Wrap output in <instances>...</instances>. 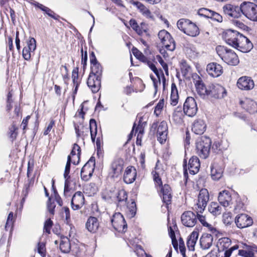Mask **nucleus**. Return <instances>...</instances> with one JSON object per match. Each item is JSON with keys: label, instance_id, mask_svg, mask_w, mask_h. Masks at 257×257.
I'll return each instance as SVG.
<instances>
[{"label": "nucleus", "instance_id": "f03ea898", "mask_svg": "<svg viewBox=\"0 0 257 257\" xmlns=\"http://www.w3.org/2000/svg\"><path fill=\"white\" fill-rule=\"evenodd\" d=\"M211 145V139L206 136H202L197 139L196 143L197 154L202 159H206L210 153Z\"/></svg>", "mask_w": 257, "mask_h": 257}, {"label": "nucleus", "instance_id": "39448f33", "mask_svg": "<svg viewBox=\"0 0 257 257\" xmlns=\"http://www.w3.org/2000/svg\"><path fill=\"white\" fill-rule=\"evenodd\" d=\"M220 50L224 51L223 55L220 57L224 62L231 66H236L238 64L239 62L238 57L233 50L221 46L216 48L217 53Z\"/></svg>", "mask_w": 257, "mask_h": 257}, {"label": "nucleus", "instance_id": "a19ab883", "mask_svg": "<svg viewBox=\"0 0 257 257\" xmlns=\"http://www.w3.org/2000/svg\"><path fill=\"white\" fill-rule=\"evenodd\" d=\"M223 171L222 169L219 168L218 169L213 167L211 169V175L213 180H218L222 176Z\"/></svg>", "mask_w": 257, "mask_h": 257}, {"label": "nucleus", "instance_id": "c9c22d12", "mask_svg": "<svg viewBox=\"0 0 257 257\" xmlns=\"http://www.w3.org/2000/svg\"><path fill=\"white\" fill-rule=\"evenodd\" d=\"M137 212V206L134 200H132L130 203L127 204L126 214L127 217L132 218L134 217Z\"/></svg>", "mask_w": 257, "mask_h": 257}, {"label": "nucleus", "instance_id": "c85d7f7f", "mask_svg": "<svg viewBox=\"0 0 257 257\" xmlns=\"http://www.w3.org/2000/svg\"><path fill=\"white\" fill-rule=\"evenodd\" d=\"M213 240V237L212 235L208 233L203 234L200 239L201 247L203 249L209 248L212 244Z\"/></svg>", "mask_w": 257, "mask_h": 257}, {"label": "nucleus", "instance_id": "f704fd0d", "mask_svg": "<svg viewBox=\"0 0 257 257\" xmlns=\"http://www.w3.org/2000/svg\"><path fill=\"white\" fill-rule=\"evenodd\" d=\"M208 211L214 216L220 215L222 212V208L218 203L215 202H212L208 206Z\"/></svg>", "mask_w": 257, "mask_h": 257}, {"label": "nucleus", "instance_id": "393cba45", "mask_svg": "<svg viewBox=\"0 0 257 257\" xmlns=\"http://www.w3.org/2000/svg\"><path fill=\"white\" fill-rule=\"evenodd\" d=\"M218 200L219 203L224 207H227L232 204L231 196L226 190H223L219 193Z\"/></svg>", "mask_w": 257, "mask_h": 257}, {"label": "nucleus", "instance_id": "1a4fd4ad", "mask_svg": "<svg viewBox=\"0 0 257 257\" xmlns=\"http://www.w3.org/2000/svg\"><path fill=\"white\" fill-rule=\"evenodd\" d=\"M111 222L114 228L118 232H125L127 229V224L120 213H115L112 216Z\"/></svg>", "mask_w": 257, "mask_h": 257}, {"label": "nucleus", "instance_id": "4c0bfd02", "mask_svg": "<svg viewBox=\"0 0 257 257\" xmlns=\"http://www.w3.org/2000/svg\"><path fill=\"white\" fill-rule=\"evenodd\" d=\"M89 128L91 134V138L92 141L94 142L97 134V125L95 119H91L90 120Z\"/></svg>", "mask_w": 257, "mask_h": 257}, {"label": "nucleus", "instance_id": "ddd939ff", "mask_svg": "<svg viewBox=\"0 0 257 257\" xmlns=\"http://www.w3.org/2000/svg\"><path fill=\"white\" fill-rule=\"evenodd\" d=\"M241 34L236 31L228 30L223 34V38L227 44L234 48L238 43L239 36Z\"/></svg>", "mask_w": 257, "mask_h": 257}, {"label": "nucleus", "instance_id": "a878e982", "mask_svg": "<svg viewBox=\"0 0 257 257\" xmlns=\"http://www.w3.org/2000/svg\"><path fill=\"white\" fill-rule=\"evenodd\" d=\"M206 129V124L201 119L195 120L192 127V131L197 135H202Z\"/></svg>", "mask_w": 257, "mask_h": 257}, {"label": "nucleus", "instance_id": "5fc2aeb1", "mask_svg": "<svg viewBox=\"0 0 257 257\" xmlns=\"http://www.w3.org/2000/svg\"><path fill=\"white\" fill-rule=\"evenodd\" d=\"M72 78L74 85H79L80 81L78 79V68L73 69L72 74Z\"/></svg>", "mask_w": 257, "mask_h": 257}, {"label": "nucleus", "instance_id": "f8f14e48", "mask_svg": "<svg viewBox=\"0 0 257 257\" xmlns=\"http://www.w3.org/2000/svg\"><path fill=\"white\" fill-rule=\"evenodd\" d=\"M208 96L215 98H223L226 94L225 89L218 84H211L209 85Z\"/></svg>", "mask_w": 257, "mask_h": 257}, {"label": "nucleus", "instance_id": "c03bdc74", "mask_svg": "<svg viewBox=\"0 0 257 257\" xmlns=\"http://www.w3.org/2000/svg\"><path fill=\"white\" fill-rule=\"evenodd\" d=\"M116 198L119 203L125 202L127 198L126 192L124 190L119 191L117 193Z\"/></svg>", "mask_w": 257, "mask_h": 257}, {"label": "nucleus", "instance_id": "6ab92c4d", "mask_svg": "<svg viewBox=\"0 0 257 257\" xmlns=\"http://www.w3.org/2000/svg\"><path fill=\"white\" fill-rule=\"evenodd\" d=\"M71 204L72 208L74 210H78L82 207L84 204V197L81 192L77 191L74 194Z\"/></svg>", "mask_w": 257, "mask_h": 257}, {"label": "nucleus", "instance_id": "ea45409f", "mask_svg": "<svg viewBox=\"0 0 257 257\" xmlns=\"http://www.w3.org/2000/svg\"><path fill=\"white\" fill-rule=\"evenodd\" d=\"M165 44H162V47L166 49V50L172 52L176 47L175 42L172 37L169 39V41H165Z\"/></svg>", "mask_w": 257, "mask_h": 257}, {"label": "nucleus", "instance_id": "9b49d317", "mask_svg": "<svg viewBox=\"0 0 257 257\" xmlns=\"http://www.w3.org/2000/svg\"><path fill=\"white\" fill-rule=\"evenodd\" d=\"M198 110L196 102L192 97H188L183 105V111L184 113L190 116H194Z\"/></svg>", "mask_w": 257, "mask_h": 257}, {"label": "nucleus", "instance_id": "423d86ee", "mask_svg": "<svg viewBox=\"0 0 257 257\" xmlns=\"http://www.w3.org/2000/svg\"><path fill=\"white\" fill-rule=\"evenodd\" d=\"M242 15L253 21H257V5L252 3H242Z\"/></svg>", "mask_w": 257, "mask_h": 257}, {"label": "nucleus", "instance_id": "4be33fe9", "mask_svg": "<svg viewBox=\"0 0 257 257\" xmlns=\"http://www.w3.org/2000/svg\"><path fill=\"white\" fill-rule=\"evenodd\" d=\"M130 3L133 6L136 7L140 12L147 19L152 20H154V16L151 11L144 4L138 1H131Z\"/></svg>", "mask_w": 257, "mask_h": 257}, {"label": "nucleus", "instance_id": "e2e57ef3", "mask_svg": "<svg viewBox=\"0 0 257 257\" xmlns=\"http://www.w3.org/2000/svg\"><path fill=\"white\" fill-rule=\"evenodd\" d=\"M179 246L181 253L183 257H185V246L183 239L181 237L179 239Z\"/></svg>", "mask_w": 257, "mask_h": 257}, {"label": "nucleus", "instance_id": "6e6552de", "mask_svg": "<svg viewBox=\"0 0 257 257\" xmlns=\"http://www.w3.org/2000/svg\"><path fill=\"white\" fill-rule=\"evenodd\" d=\"M95 165V160L93 157L83 166L81 170V177L85 181H87L92 176Z\"/></svg>", "mask_w": 257, "mask_h": 257}, {"label": "nucleus", "instance_id": "5701e85b", "mask_svg": "<svg viewBox=\"0 0 257 257\" xmlns=\"http://www.w3.org/2000/svg\"><path fill=\"white\" fill-rule=\"evenodd\" d=\"M137 176V171L133 166L127 167L123 175L124 182L126 184H131L135 181Z\"/></svg>", "mask_w": 257, "mask_h": 257}, {"label": "nucleus", "instance_id": "bf43d9fd", "mask_svg": "<svg viewBox=\"0 0 257 257\" xmlns=\"http://www.w3.org/2000/svg\"><path fill=\"white\" fill-rule=\"evenodd\" d=\"M55 207L56 205L55 203L52 202L51 198H49L47 203V209L48 211L52 215H54L55 213Z\"/></svg>", "mask_w": 257, "mask_h": 257}, {"label": "nucleus", "instance_id": "864d4df0", "mask_svg": "<svg viewBox=\"0 0 257 257\" xmlns=\"http://www.w3.org/2000/svg\"><path fill=\"white\" fill-rule=\"evenodd\" d=\"M238 254L244 257H253L254 252L251 249H241L238 250Z\"/></svg>", "mask_w": 257, "mask_h": 257}, {"label": "nucleus", "instance_id": "dca6fc26", "mask_svg": "<svg viewBox=\"0 0 257 257\" xmlns=\"http://www.w3.org/2000/svg\"><path fill=\"white\" fill-rule=\"evenodd\" d=\"M253 48V45L249 40L243 36L241 35L239 36L238 43L234 48L237 49L240 52L243 53H247L249 52Z\"/></svg>", "mask_w": 257, "mask_h": 257}, {"label": "nucleus", "instance_id": "603ef678", "mask_svg": "<svg viewBox=\"0 0 257 257\" xmlns=\"http://www.w3.org/2000/svg\"><path fill=\"white\" fill-rule=\"evenodd\" d=\"M53 224V221L50 218L46 220L44 225V232L50 234L51 232V229Z\"/></svg>", "mask_w": 257, "mask_h": 257}, {"label": "nucleus", "instance_id": "3c124183", "mask_svg": "<svg viewBox=\"0 0 257 257\" xmlns=\"http://www.w3.org/2000/svg\"><path fill=\"white\" fill-rule=\"evenodd\" d=\"M164 99H160L157 104V105L155 107L154 113L156 115V116H159L164 107Z\"/></svg>", "mask_w": 257, "mask_h": 257}, {"label": "nucleus", "instance_id": "cd10ccee", "mask_svg": "<svg viewBox=\"0 0 257 257\" xmlns=\"http://www.w3.org/2000/svg\"><path fill=\"white\" fill-rule=\"evenodd\" d=\"M161 192L162 194L163 201L167 205L171 203L172 197L171 189L168 184L161 186Z\"/></svg>", "mask_w": 257, "mask_h": 257}, {"label": "nucleus", "instance_id": "20e7f679", "mask_svg": "<svg viewBox=\"0 0 257 257\" xmlns=\"http://www.w3.org/2000/svg\"><path fill=\"white\" fill-rule=\"evenodd\" d=\"M177 24L179 29L188 36L196 37L199 34L198 27L188 19H181Z\"/></svg>", "mask_w": 257, "mask_h": 257}, {"label": "nucleus", "instance_id": "6e6d98bb", "mask_svg": "<svg viewBox=\"0 0 257 257\" xmlns=\"http://www.w3.org/2000/svg\"><path fill=\"white\" fill-rule=\"evenodd\" d=\"M43 12L54 20H58L60 18V16L59 15H57L54 11L48 7H46Z\"/></svg>", "mask_w": 257, "mask_h": 257}, {"label": "nucleus", "instance_id": "72a5a7b5", "mask_svg": "<svg viewBox=\"0 0 257 257\" xmlns=\"http://www.w3.org/2000/svg\"><path fill=\"white\" fill-rule=\"evenodd\" d=\"M179 95L177 87L174 83L171 85V94L170 96V103L173 106H175L178 102Z\"/></svg>", "mask_w": 257, "mask_h": 257}, {"label": "nucleus", "instance_id": "b1692460", "mask_svg": "<svg viewBox=\"0 0 257 257\" xmlns=\"http://www.w3.org/2000/svg\"><path fill=\"white\" fill-rule=\"evenodd\" d=\"M241 107L250 113L257 112V103L253 100L245 98L240 101Z\"/></svg>", "mask_w": 257, "mask_h": 257}, {"label": "nucleus", "instance_id": "a18cd8bd", "mask_svg": "<svg viewBox=\"0 0 257 257\" xmlns=\"http://www.w3.org/2000/svg\"><path fill=\"white\" fill-rule=\"evenodd\" d=\"M17 130L18 127L14 123L9 128V135L12 141L15 140L17 138L18 135Z\"/></svg>", "mask_w": 257, "mask_h": 257}, {"label": "nucleus", "instance_id": "13d9d810", "mask_svg": "<svg viewBox=\"0 0 257 257\" xmlns=\"http://www.w3.org/2000/svg\"><path fill=\"white\" fill-rule=\"evenodd\" d=\"M168 126L165 121H162L157 128V133H167Z\"/></svg>", "mask_w": 257, "mask_h": 257}, {"label": "nucleus", "instance_id": "0e129e2a", "mask_svg": "<svg viewBox=\"0 0 257 257\" xmlns=\"http://www.w3.org/2000/svg\"><path fill=\"white\" fill-rule=\"evenodd\" d=\"M210 19L216 21L218 22H222V17L218 13H217L214 11H212L211 13V16L210 17Z\"/></svg>", "mask_w": 257, "mask_h": 257}, {"label": "nucleus", "instance_id": "052dcab7", "mask_svg": "<svg viewBox=\"0 0 257 257\" xmlns=\"http://www.w3.org/2000/svg\"><path fill=\"white\" fill-rule=\"evenodd\" d=\"M45 244L43 242H39L38 244V252L42 257H45Z\"/></svg>", "mask_w": 257, "mask_h": 257}, {"label": "nucleus", "instance_id": "680f3d73", "mask_svg": "<svg viewBox=\"0 0 257 257\" xmlns=\"http://www.w3.org/2000/svg\"><path fill=\"white\" fill-rule=\"evenodd\" d=\"M157 59H158L159 62L160 63V64L162 66L163 68L164 69L166 74L167 75H169V71H168V67L167 64L164 61V60L162 59V58L160 56H157Z\"/></svg>", "mask_w": 257, "mask_h": 257}, {"label": "nucleus", "instance_id": "4d7b16f0", "mask_svg": "<svg viewBox=\"0 0 257 257\" xmlns=\"http://www.w3.org/2000/svg\"><path fill=\"white\" fill-rule=\"evenodd\" d=\"M13 217L14 214L12 212H11L8 216L7 220L5 225V228L7 230H8L9 228H12V225L13 223Z\"/></svg>", "mask_w": 257, "mask_h": 257}, {"label": "nucleus", "instance_id": "69168bd1", "mask_svg": "<svg viewBox=\"0 0 257 257\" xmlns=\"http://www.w3.org/2000/svg\"><path fill=\"white\" fill-rule=\"evenodd\" d=\"M158 140L160 143L163 144L167 140V133H157Z\"/></svg>", "mask_w": 257, "mask_h": 257}, {"label": "nucleus", "instance_id": "bb28decb", "mask_svg": "<svg viewBox=\"0 0 257 257\" xmlns=\"http://www.w3.org/2000/svg\"><path fill=\"white\" fill-rule=\"evenodd\" d=\"M200 163L199 159L196 156L192 157L188 164V169L190 174L194 175L199 170Z\"/></svg>", "mask_w": 257, "mask_h": 257}, {"label": "nucleus", "instance_id": "7ed1b4c3", "mask_svg": "<svg viewBox=\"0 0 257 257\" xmlns=\"http://www.w3.org/2000/svg\"><path fill=\"white\" fill-rule=\"evenodd\" d=\"M231 241L228 237H222L220 238L217 242V251L220 253L221 257H230L234 250L238 249L237 245L230 246Z\"/></svg>", "mask_w": 257, "mask_h": 257}, {"label": "nucleus", "instance_id": "37998d69", "mask_svg": "<svg viewBox=\"0 0 257 257\" xmlns=\"http://www.w3.org/2000/svg\"><path fill=\"white\" fill-rule=\"evenodd\" d=\"M81 153L80 147L76 144H74L73 149L70 153L71 157H75L79 161Z\"/></svg>", "mask_w": 257, "mask_h": 257}, {"label": "nucleus", "instance_id": "0eeeda50", "mask_svg": "<svg viewBox=\"0 0 257 257\" xmlns=\"http://www.w3.org/2000/svg\"><path fill=\"white\" fill-rule=\"evenodd\" d=\"M209 195L206 189H202L200 190L198 195V202L195 206L196 212L202 213L209 201Z\"/></svg>", "mask_w": 257, "mask_h": 257}, {"label": "nucleus", "instance_id": "e433bc0d", "mask_svg": "<svg viewBox=\"0 0 257 257\" xmlns=\"http://www.w3.org/2000/svg\"><path fill=\"white\" fill-rule=\"evenodd\" d=\"M60 249L63 253H68L71 248L70 243L68 238H63L60 243Z\"/></svg>", "mask_w": 257, "mask_h": 257}, {"label": "nucleus", "instance_id": "58836bf2", "mask_svg": "<svg viewBox=\"0 0 257 257\" xmlns=\"http://www.w3.org/2000/svg\"><path fill=\"white\" fill-rule=\"evenodd\" d=\"M158 37L160 40L162 44H165V41L167 40L169 41V39H170V38H171L172 36L167 31L163 30L159 32Z\"/></svg>", "mask_w": 257, "mask_h": 257}, {"label": "nucleus", "instance_id": "4468645a", "mask_svg": "<svg viewBox=\"0 0 257 257\" xmlns=\"http://www.w3.org/2000/svg\"><path fill=\"white\" fill-rule=\"evenodd\" d=\"M234 222L238 228L242 229L251 226L253 223V220L247 214L241 213L235 217Z\"/></svg>", "mask_w": 257, "mask_h": 257}, {"label": "nucleus", "instance_id": "f257e3e1", "mask_svg": "<svg viewBox=\"0 0 257 257\" xmlns=\"http://www.w3.org/2000/svg\"><path fill=\"white\" fill-rule=\"evenodd\" d=\"M91 73L87 79V85L93 93L97 92L100 87V79L102 68L100 64L94 63L91 65Z\"/></svg>", "mask_w": 257, "mask_h": 257}, {"label": "nucleus", "instance_id": "412c9836", "mask_svg": "<svg viewBox=\"0 0 257 257\" xmlns=\"http://www.w3.org/2000/svg\"><path fill=\"white\" fill-rule=\"evenodd\" d=\"M206 71L208 74L213 77H217L223 73L222 67L216 63H210L207 65Z\"/></svg>", "mask_w": 257, "mask_h": 257}, {"label": "nucleus", "instance_id": "8fccbe9b", "mask_svg": "<svg viewBox=\"0 0 257 257\" xmlns=\"http://www.w3.org/2000/svg\"><path fill=\"white\" fill-rule=\"evenodd\" d=\"M212 11L206 8L200 9L198 11V14L205 18H210Z\"/></svg>", "mask_w": 257, "mask_h": 257}, {"label": "nucleus", "instance_id": "774afa93", "mask_svg": "<svg viewBox=\"0 0 257 257\" xmlns=\"http://www.w3.org/2000/svg\"><path fill=\"white\" fill-rule=\"evenodd\" d=\"M219 254H220V253L218 251L212 250L206 255L205 257H221V255H220Z\"/></svg>", "mask_w": 257, "mask_h": 257}, {"label": "nucleus", "instance_id": "aec40b11", "mask_svg": "<svg viewBox=\"0 0 257 257\" xmlns=\"http://www.w3.org/2000/svg\"><path fill=\"white\" fill-rule=\"evenodd\" d=\"M238 87L241 90H248L254 87V82L250 77L242 76L237 82Z\"/></svg>", "mask_w": 257, "mask_h": 257}, {"label": "nucleus", "instance_id": "09e8293b", "mask_svg": "<svg viewBox=\"0 0 257 257\" xmlns=\"http://www.w3.org/2000/svg\"><path fill=\"white\" fill-rule=\"evenodd\" d=\"M200 213L197 212V218L199 220V221L201 223V224L205 226H208L209 227L211 230L213 232V231H215L216 229L214 228H213L211 225H209L205 220V217L204 216L201 215L199 214Z\"/></svg>", "mask_w": 257, "mask_h": 257}, {"label": "nucleus", "instance_id": "2f4dec72", "mask_svg": "<svg viewBox=\"0 0 257 257\" xmlns=\"http://www.w3.org/2000/svg\"><path fill=\"white\" fill-rule=\"evenodd\" d=\"M148 65V66L150 67V68L154 72V73L157 76L159 83H161V76L162 78V81L163 85H165V82H166V79L164 75V74L162 70H160V72L159 71V70L156 68V66L149 59L147 60V61L145 63Z\"/></svg>", "mask_w": 257, "mask_h": 257}, {"label": "nucleus", "instance_id": "79ce46f5", "mask_svg": "<svg viewBox=\"0 0 257 257\" xmlns=\"http://www.w3.org/2000/svg\"><path fill=\"white\" fill-rule=\"evenodd\" d=\"M65 179V185H64V194L65 195H66V193L70 190L71 189V183L72 180L70 177L69 175L67 176H64Z\"/></svg>", "mask_w": 257, "mask_h": 257}, {"label": "nucleus", "instance_id": "c756f323", "mask_svg": "<svg viewBox=\"0 0 257 257\" xmlns=\"http://www.w3.org/2000/svg\"><path fill=\"white\" fill-rule=\"evenodd\" d=\"M123 161L121 159H115L111 164V169L114 177H117L122 171Z\"/></svg>", "mask_w": 257, "mask_h": 257}, {"label": "nucleus", "instance_id": "2eb2a0df", "mask_svg": "<svg viewBox=\"0 0 257 257\" xmlns=\"http://www.w3.org/2000/svg\"><path fill=\"white\" fill-rule=\"evenodd\" d=\"M242 4L239 7L226 4L223 7L224 13L233 18H238L242 16Z\"/></svg>", "mask_w": 257, "mask_h": 257}, {"label": "nucleus", "instance_id": "473e14b6", "mask_svg": "<svg viewBox=\"0 0 257 257\" xmlns=\"http://www.w3.org/2000/svg\"><path fill=\"white\" fill-rule=\"evenodd\" d=\"M198 237L197 232L193 231L190 235L187 241V245L189 250H194L195 245Z\"/></svg>", "mask_w": 257, "mask_h": 257}, {"label": "nucleus", "instance_id": "7c9ffc66", "mask_svg": "<svg viewBox=\"0 0 257 257\" xmlns=\"http://www.w3.org/2000/svg\"><path fill=\"white\" fill-rule=\"evenodd\" d=\"M99 227V222L97 218L90 217L86 223V227L91 232H95Z\"/></svg>", "mask_w": 257, "mask_h": 257}, {"label": "nucleus", "instance_id": "a211bd4d", "mask_svg": "<svg viewBox=\"0 0 257 257\" xmlns=\"http://www.w3.org/2000/svg\"><path fill=\"white\" fill-rule=\"evenodd\" d=\"M181 221L187 227H193L197 222L196 215L191 211H185L181 215Z\"/></svg>", "mask_w": 257, "mask_h": 257}, {"label": "nucleus", "instance_id": "f3484780", "mask_svg": "<svg viewBox=\"0 0 257 257\" xmlns=\"http://www.w3.org/2000/svg\"><path fill=\"white\" fill-rule=\"evenodd\" d=\"M36 49V41L32 37H30L27 41V46H25L22 52L24 59L26 60H29L31 59V53L34 52Z\"/></svg>", "mask_w": 257, "mask_h": 257}, {"label": "nucleus", "instance_id": "338daca9", "mask_svg": "<svg viewBox=\"0 0 257 257\" xmlns=\"http://www.w3.org/2000/svg\"><path fill=\"white\" fill-rule=\"evenodd\" d=\"M55 124V121L53 120V119H52L49 124H48V126L47 127V128H46V130H45L44 132V135H47L51 131V130H52L53 126Z\"/></svg>", "mask_w": 257, "mask_h": 257}, {"label": "nucleus", "instance_id": "9d476101", "mask_svg": "<svg viewBox=\"0 0 257 257\" xmlns=\"http://www.w3.org/2000/svg\"><path fill=\"white\" fill-rule=\"evenodd\" d=\"M192 78L198 94L203 98L208 96L209 85L206 87L201 77L197 74H193Z\"/></svg>", "mask_w": 257, "mask_h": 257}, {"label": "nucleus", "instance_id": "49530a36", "mask_svg": "<svg viewBox=\"0 0 257 257\" xmlns=\"http://www.w3.org/2000/svg\"><path fill=\"white\" fill-rule=\"evenodd\" d=\"M133 53L134 56L141 61L145 63L147 60H148V58L146 57L144 55L142 54L140 51H139L137 49L135 48L133 50Z\"/></svg>", "mask_w": 257, "mask_h": 257}, {"label": "nucleus", "instance_id": "de8ad7c7", "mask_svg": "<svg viewBox=\"0 0 257 257\" xmlns=\"http://www.w3.org/2000/svg\"><path fill=\"white\" fill-rule=\"evenodd\" d=\"M71 162L74 165H77L78 163V161H77V162H76L74 160L73 161H72L71 156H68L67 163L65 168L64 176H67L69 174Z\"/></svg>", "mask_w": 257, "mask_h": 257}]
</instances>
